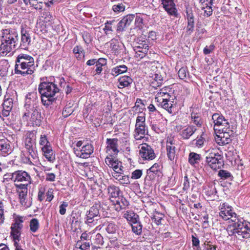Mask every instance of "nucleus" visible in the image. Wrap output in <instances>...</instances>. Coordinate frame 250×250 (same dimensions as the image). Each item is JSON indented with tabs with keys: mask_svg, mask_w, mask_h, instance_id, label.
Listing matches in <instances>:
<instances>
[{
	"mask_svg": "<svg viewBox=\"0 0 250 250\" xmlns=\"http://www.w3.org/2000/svg\"><path fill=\"white\" fill-rule=\"evenodd\" d=\"M35 70L34 59L32 56L25 54L18 55L15 68L16 74L25 76L32 74Z\"/></svg>",
	"mask_w": 250,
	"mask_h": 250,
	"instance_id": "1",
	"label": "nucleus"
},
{
	"mask_svg": "<svg viewBox=\"0 0 250 250\" xmlns=\"http://www.w3.org/2000/svg\"><path fill=\"white\" fill-rule=\"evenodd\" d=\"M39 92L41 95L42 104L48 106L55 101L54 96L59 92V89L54 83L43 82L39 85Z\"/></svg>",
	"mask_w": 250,
	"mask_h": 250,
	"instance_id": "2",
	"label": "nucleus"
},
{
	"mask_svg": "<svg viewBox=\"0 0 250 250\" xmlns=\"http://www.w3.org/2000/svg\"><path fill=\"white\" fill-rule=\"evenodd\" d=\"M228 230L229 235H233L238 240H242L250 237V224L244 223L238 220L234 223Z\"/></svg>",
	"mask_w": 250,
	"mask_h": 250,
	"instance_id": "3",
	"label": "nucleus"
},
{
	"mask_svg": "<svg viewBox=\"0 0 250 250\" xmlns=\"http://www.w3.org/2000/svg\"><path fill=\"white\" fill-rule=\"evenodd\" d=\"M42 119L39 107L36 105L34 106V104L31 108L26 109V111L22 116L23 121H30L33 126H39L41 124Z\"/></svg>",
	"mask_w": 250,
	"mask_h": 250,
	"instance_id": "4",
	"label": "nucleus"
},
{
	"mask_svg": "<svg viewBox=\"0 0 250 250\" xmlns=\"http://www.w3.org/2000/svg\"><path fill=\"white\" fill-rule=\"evenodd\" d=\"M217 133L215 139L219 145H224L229 143L231 140V137L233 136V131L229 128V127L226 128H217Z\"/></svg>",
	"mask_w": 250,
	"mask_h": 250,
	"instance_id": "5",
	"label": "nucleus"
},
{
	"mask_svg": "<svg viewBox=\"0 0 250 250\" xmlns=\"http://www.w3.org/2000/svg\"><path fill=\"white\" fill-rule=\"evenodd\" d=\"M23 217L17 216L14 219V222L11 226V236L12 237L14 243L19 242L20 240L21 231L23 227Z\"/></svg>",
	"mask_w": 250,
	"mask_h": 250,
	"instance_id": "6",
	"label": "nucleus"
},
{
	"mask_svg": "<svg viewBox=\"0 0 250 250\" xmlns=\"http://www.w3.org/2000/svg\"><path fill=\"white\" fill-rule=\"evenodd\" d=\"M36 136L33 131L27 133L25 139V147L31 157L35 159L37 157L36 150Z\"/></svg>",
	"mask_w": 250,
	"mask_h": 250,
	"instance_id": "7",
	"label": "nucleus"
},
{
	"mask_svg": "<svg viewBox=\"0 0 250 250\" xmlns=\"http://www.w3.org/2000/svg\"><path fill=\"white\" fill-rule=\"evenodd\" d=\"M206 163L212 169H219L223 165L222 156L218 153L211 152L206 157Z\"/></svg>",
	"mask_w": 250,
	"mask_h": 250,
	"instance_id": "8",
	"label": "nucleus"
},
{
	"mask_svg": "<svg viewBox=\"0 0 250 250\" xmlns=\"http://www.w3.org/2000/svg\"><path fill=\"white\" fill-rule=\"evenodd\" d=\"M99 207L97 205L93 206L86 214L85 223L90 226L97 224L99 219Z\"/></svg>",
	"mask_w": 250,
	"mask_h": 250,
	"instance_id": "9",
	"label": "nucleus"
},
{
	"mask_svg": "<svg viewBox=\"0 0 250 250\" xmlns=\"http://www.w3.org/2000/svg\"><path fill=\"white\" fill-rule=\"evenodd\" d=\"M140 148V155L144 160H151L154 159L156 156L153 149L151 146L144 142L141 144Z\"/></svg>",
	"mask_w": 250,
	"mask_h": 250,
	"instance_id": "10",
	"label": "nucleus"
},
{
	"mask_svg": "<svg viewBox=\"0 0 250 250\" xmlns=\"http://www.w3.org/2000/svg\"><path fill=\"white\" fill-rule=\"evenodd\" d=\"M1 42L0 54L3 56L7 55L9 53L13 52L18 45L17 42L8 41L1 39Z\"/></svg>",
	"mask_w": 250,
	"mask_h": 250,
	"instance_id": "11",
	"label": "nucleus"
},
{
	"mask_svg": "<svg viewBox=\"0 0 250 250\" xmlns=\"http://www.w3.org/2000/svg\"><path fill=\"white\" fill-rule=\"evenodd\" d=\"M148 45L146 41H142L137 43L134 46V50L135 51V57L136 58H143L147 53L148 51Z\"/></svg>",
	"mask_w": 250,
	"mask_h": 250,
	"instance_id": "12",
	"label": "nucleus"
},
{
	"mask_svg": "<svg viewBox=\"0 0 250 250\" xmlns=\"http://www.w3.org/2000/svg\"><path fill=\"white\" fill-rule=\"evenodd\" d=\"M212 119L214 123V130L215 131H218L217 128H226L229 127V124L228 121L225 119L224 116L219 115L218 113H214L212 116Z\"/></svg>",
	"mask_w": 250,
	"mask_h": 250,
	"instance_id": "13",
	"label": "nucleus"
},
{
	"mask_svg": "<svg viewBox=\"0 0 250 250\" xmlns=\"http://www.w3.org/2000/svg\"><path fill=\"white\" fill-rule=\"evenodd\" d=\"M93 147L90 144H87L82 146L81 149L74 148V152L77 157L86 159L89 157L93 152Z\"/></svg>",
	"mask_w": 250,
	"mask_h": 250,
	"instance_id": "14",
	"label": "nucleus"
},
{
	"mask_svg": "<svg viewBox=\"0 0 250 250\" xmlns=\"http://www.w3.org/2000/svg\"><path fill=\"white\" fill-rule=\"evenodd\" d=\"M219 215L224 220H230L231 222L235 223L238 220L236 214L233 212L231 208L227 207V208H221L219 212Z\"/></svg>",
	"mask_w": 250,
	"mask_h": 250,
	"instance_id": "15",
	"label": "nucleus"
},
{
	"mask_svg": "<svg viewBox=\"0 0 250 250\" xmlns=\"http://www.w3.org/2000/svg\"><path fill=\"white\" fill-rule=\"evenodd\" d=\"M11 179L16 182H25L27 185L30 183V175L24 171H17L12 174Z\"/></svg>",
	"mask_w": 250,
	"mask_h": 250,
	"instance_id": "16",
	"label": "nucleus"
},
{
	"mask_svg": "<svg viewBox=\"0 0 250 250\" xmlns=\"http://www.w3.org/2000/svg\"><path fill=\"white\" fill-rule=\"evenodd\" d=\"M1 39L17 42L18 41V33L14 29L7 28L3 29L2 30Z\"/></svg>",
	"mask_w": 250,
	"mask_h": 250,
	"instance_id": "17",
	"label": "nucleus"
},
{
	"mask_svg": "<svg viewBox=\"0 0 250 250\" xmlns=\"http://www.w3.org/2000/svg\"><path fill=\"white\" fill-rule=\"evenodd\" d=\"M174 0H161L162 4L165 10L167 13L171 16H176L177 10Z\"/></svg>",
	"mask_w": 250,
	"mask_h": 250,
	"instance_id": "18",
	"label": "nucleus"
},
{
	"mask_svg": "<svg viewBox=\"0 0 250 250\" xmlns=\"http://www.w3.org/2000/svg\"><path fill=\"white\" fill-rule=\"evenodd\" d=\"M118 139H107L106 152L109 155H116L119 152L118 150Z\"/></svg>",
	"mask_w": 250,
	"mask_h": 250,
	"instance_id": "19",
	"label": "nucleus"
},
{
	"mask_svg": "<svg viewBox=\"0 0 250 250\" xmlns=\"http://www.w3.org/2000/svg\"><path fill=\"white\" fill-rule=\"evenodd\" d=\"M186 17L188 21L186 32L188 35H190L192 33L194 27V17L191 9H187Z\"/></svg>",
	"mask_w": 250,
	"mask_h": 250,
	"instance_id": "20",
	"label": "nucleus"
},
{
	"mask_svg": "<svg viewBox=\"0 0 250 250\" xmlns=\"http://www.w3.org/2000/svg\"><path fill=\"white\" fill-rule=\"evenodd\" d=\"M147 133L146 126H135L134 132V137L136 141L143 140V143L146 140L145 135L147 134Z\"/></svg>",
	"mask_w": 250,
	"mask_h": 250,
	"instance_id": "21",
	"label": "nucleus"
},
{
	"mask_svg": "<svg viewBox=\"0 0 250 250\" xmlns=\"http://www.w3.org/2000/svg\"><path fill=\"white\" fill-rule=\"evenodd\" d=\"M31 41L30 32L24 29H22L21 30V47L24 49H27L30 44Z\"/></svg>",
	"mask_w": 250,
	"mask_h": 250,
	"instance_id": "22",
	"label": "nucleus"
},
{
	"mask_svg": "<svg viewBox=\"0 0 250 250\" xmlns=\"http://www.w3.org/2000/svg\"><path fill=\"white\" fill-rule=\"evenodd\" d=\"M197 128L195 126L188 125L183 128L180 132V135L184 139H188L196 131Z\"/></svg>",
	"mask_w": 250,
	"mask_h": 250,
	"instance_id": "23",
	"label": "nucleus"
},
{
	"mask_svg": "<svg viewBox=\"0 0 250 250\" xmlns=\"http://www.w3.org/2000/svg\"><path fill=\"white\" fill-rule=\"evenodd\" d=\"M111 202L113 203V204L115 206V209L119 211L123 208H125V207L128 205V202L123 197H119L116 200H111Z\"/></svg>",
	"mask_w": 250,
	"mask_h": 250,
	"instance_id": "24",
	"label": "nucleus"
},
{
	"mask_svg": "<svg viewBox=\"0 0 250 250\" xmlns=\"http://www.w3.org/2000/svg\"><path fill=\"white\" fill-rule=\"evenodd\" d=\"M167 152L168 159L171 161L174 160L175 156V146L170 139L167 141Z\"/></svg>",
	"mask_w": 250,
	"mask_h": 250,
	"instance_id": "25",
	"label": "nucleus"
},
{
	"mask_svg": "<svg viewBox=\"0 0 250 250\" xmlns=\"http://www.w3.org/2000/svg\"><path fill=\"white\" fill-rule=\"evenodd\" d=\"M42 149L43 152V155L48 161L53 162L55 160V155L50 145L43 146Z\"/></svg>",
	"mask_w": 250,
	"mask_h": 250,
	"instance_id": "26",
	"label": "nucleus"
},
{
	"mask_svg": "<svg viewBox=\"0 0 250 250\" xmlns=\"http://www.w3.org/2000/svg\"><path fill=\"white\" fill-rule=\"evenodd\" d=\"M124 217L131 224L139 221V216L132 211H126L124 214Z\"/></svg>",
	"mask_w": 250,
	"mask_h": 250,
	"instance_id": "27",
	"label": "nucleus"
},
{
	"mask_svg": "<svg viewBox=\"0 0 250 250\" xmlns=\"http://www.w3.org/2000/svg\"><path fill=\"white\" fill-rule=\"evenodd\" d=\"M0 151L3 155H7L11 153L10 146L8 140H0Z\"/></svg>",
	"mask_w": 250,
	"mask_h": 250,
	"instance_id": "28",
	"label": "nucleus"
},
{
	"mask_svg": "<svg viewBox=\"0 0 250 250\" xmlns=\"http://www.w3.org/2000/svg\"><path fill=\"white\" fill-rule=\"evenodd\" d=\"M119 84L118 85L119 88H123L129 86L132 83L133 80L129 76H124L119 79Z\"/></svg>",
	"mask_w": 250,
	"mask_h": 250,
	"instance_id": "29",
	"label": "nucleus"
},
{
	"mask_svg": "<svg viewBox=\"0 0 250 250\" xmlns=\"http://www.w3.org/2000/svg\"><path fill=\"white\" fill-rule=\"evenodd\" d=\"M37 97V96L36 92L28 93L27 94L25 104L26 109L31 108L32 106H31V104H33V103L36 101Z\"/></svg>",
	"mask_w": 250,
	"mask_h": 250,
	"instance_id": "30",
	"label": "nucleus"
},
{
	"mask_svg": "<svg viewBox=\"0 0 250 250\" xmlns=\"http://www.w3.org/2000/svg\"><path fill=\"white\" fill-rule=\"evenodd\" d=\"M17 188V191L19 192V197H27V184H15Z\"/></svg>",
	"mask_w": 250,
	"mask_h": 250,
	"instance_id": "31",
	"label": "nucleus"
},
{
	"mask_svg": "<svg viewBox=\"0 0 250 250\" xmlns=\"http://www.w3.org/2000/svg\"><path fill=\"white\" fill-rule=\"evenodd\" d=\"M108 193L110 195V197L113 198V200H116L117 198L119 197L120 190L119 188L115 186H110L108 187Z\"/></svg>",
	"mask_w": 250,
	"mask_h": 250,
	"instance_id": "32",
	"label": "nucleus"
},
{
	"mask_svg": "<svg viewBox=\"0 0 250 250\" xmlns=\"http://www.w3.org/2000/svg\"><path fill=\"white\" fill-rule=\"evenodd\" d=\"M127 67L125 65H121L114 67L111 70V74L118 76L127 71Z\"/></svg>",
	"mask_w": 250,
	"mask_h": 250,
	"instance_id": "33",
	"label": "nucleus"
},
{
	"mask_svg": "<svg viewBox=\"0 0 250 250\" xmlns=\"http://www.w3.org/2000/svg\"><path fill=\"white\" fill-rule=\"evenodd\" d=\"M191 119L192 122L197 126L200 127L202 125L203 122L199 114L192 112L191 113Z\"/></svg>",
	"mask_w": 250,
	"mask_h": 250,
	"instance_id": "34",
	"label": "nucleus"
},
{
	"mask_svg": "<svg viewBox=\"0 0 250 250\" xmlns=\"http://www.w3.org/2000/svg\"><path fill=\"white\" fill-rule=\"evenodd\" d=\"M105 162L106 165H107L110 167L113 168L114 169L118 165L121 164V162H119L117 160H114L113 158L111 157V156H107L105 159Z\"/></svg>",
	"mask_w": 250,
	"mask_h": 250,
	"instance_id": "35",
	"label": "nucleus"
},
{
	"mask_svg": "<svg viewBox=\"0 0 250 250\" xmlns=\"http://www.w3.org/2000/svg\"><path fill=\"white\" fill-rule=\"evenodd\" d=\"M27 4L36 10H42L43 7V2L41 0H27Z\"/></svg>",
	"mask_w": 250,
	"mask_h": 250,
	"instance_id": "36",
	"label": "nucleus"
},
{
	"mask_svg": "<svg viewBox=\"0 0 250 250\" xmlns=\"http://www.w3.org/2000/svg\"><path fill=\"white\" fill-rule=\"evenodd\" d=\"M200 159L201 156L199 154L194 152H190L189 154L188 162L191 165H193L198 163Z\"/></svg>",
	"mask_w": 250,
	"mask_h": 250,
	"instance_id": "37",
	"label": "nucleus"
},
{
	"mask_svg": "<svg viewBox=\"0 0 250 250\" xmlns=\"http://www.w3.org/2000/svg\"><path fill=\"white\" fill-rule=\"evenodd\" d=\"M132 230L137 235H140L142 232V225L140 221L131 224Z\"/></svg>",
	"mask_w": 250,
	"mask_h": 250,
	"instance_id": "38",
	"label": "nucleus"
},
{
	"mask_svg": "<svg viewBox=\"0 0 250 250\" xmlns=\"http://www.w3.org/2000/svg\"><path fill=\"white\" fill-rule=\"evenodd\" d=\"M173 102L171 100L169 101H164L160 102L161 106L167 110L169 113H172V107H173Z\"/></svg>",
	"mask_w": 250,
	"mask_h": 250,
	"instance_id": "39",
	"label": "nucleus"
},
{
	"mask_svg": "<svg viewBox=\"0 0 250 250\" xmlns=\"http://www.w3.org/2000/svg\"><path fill=\"white\" fill-rule=\"evenodd\" d=\"M146 117L144 114L142 113L141 115H139L137 116L136 120L135 126H146Z\"/></svg>",
	"mask_w": 250,
	"mask_h": 250,
	"instance_id": "40",
	"label": "nucleus"
},
{
	"mask_svg": "<svg viewBox=\"0 0 250 250\" xmlns=\"http://www.w3.org/2000/svg\"><path fill=\"white\" fill-rule=\"evenodd\" d=\"M200 8L204 10V16L207 17L210 16L212 13V9L210 5H208V3H206L205 4H203V6Z\"/></svg>",
	"mask_w": 250,
	"mask_h": 250,
	"instance_id": "41",
	"label": "nucleus"
},
{
	"mask_svg": "<svg viewBox=\"0 0 250 250\" xmlns=\"http://www.w3.org/2000/svg\"><path fill=\"white\" fill-rule=\"evenodd\" d=\"M39 223L38 220L34 218L31 219L30 222V229L31 231L35 232H36L39 229Z\"/></svg>",
	"mask_w": 250,
	"mask_h": 250,
	"instance_id": "42",
	"label": "nucleus"
},
{
	"mask_svg": "<svg viewBox=\"0 0 250 250\" xmlns=\"http://www.w3.org/2000/svg\"><path fill=\"white\" fill-rule=\"evenodd\" d=\"M218 175L222 179H231L232 177L230 172L225 170H220L218 172Z\"/></svg>",
	"mask_w": 250,
	"mask_h": 250,
	"instance_id": "43",
	"label": "nucleus"
},
{
	"mask_svg": "<svg viewBox=\"0 0 250 250\" xmlns=\"http://www.w3.org/2000/svg\"><path fill=\"white\" fill-rule=\"evenodd\" d=\"M93 243L97 245H102L104 243L103 237L100 233H97L93 239Z\"/></svg>",
	"mask_w": 250,
	"mask_h": 250,
	"instance_id": "44",
	"label": "nucleus"
},
{
	"mask_svg": "<svg viewBox=\"0 0 250 250\" xmlns=\"http://www.w3.org/2000/svg\"><path fill=\"white\" fill-rule=\"evenodd\" d=\"M2 106L3 108L11 111L13 107V102L12 99H7L4 100L2 104Z\"/></svg>",
	"mask_w": 250,
	"mask_h": 250,
	"instance_id": "45",
	"label": "nucleus"
},
{
	"mask_svg": "<svg viewBox=\"0 0 250 250\" xmlns=\"http://www.w3.org/2000/svg\"><path fill=\"white\" fill-rule=\"evenodd\" d=\"M118 227L114 224L109 223L106 228V230L108 233L113 234L116 232Z\"/></svg>",
	"mask_w": 250,
	"mask_h": 250,
	"instance_id": "46",
	"label": "nucleus"
},
{
	"mask_svg": "<svg viewBox=\"0 0 250 250\" xmlns=\"http://www.w3.org/2000/svg\"><path fill=\"white\" fill-rule=\"evenodd\" d=\"M161 166L158 163H155L148 170H147V173L148 174L150 172H152L157 174L160 171L161 168Z\"/></svg>",
	"mask_w": 250,
	"mask_h": 250,
	"instance_id": "47",
	"label": "nucleus"
},
{
	"mask_svg": "<svg viewBox=\"0 0 250 250\" xmlns=\"http://www.w3.org/2000/svg\"><path fill=\"white\" fill-rule=\"evenodd\" d=\"M205 136L206 134L204 133H202L199 137L197 138L196 144V146L198 147H202L203 146L205 141Z\"/></svg>",
	"mask_w": 250,
	"mask_h": 250,
	"instance_id": "48",
	"label": "nucleus"
},
{
	"mask_svg": "<svg viewBox=\"0 0 250 250\" xmlns=\"http://www.w3.org/2000/svg\"><path fill=\"white\" fill-rule=\"evenodd\" d=\"M134 18V15L132 14L127 15L125 16L122 20L125 23V24L127 26H128L131 22L133 21Z\"/></svg>",
	"mask_w": 250,
	"mask_h": 250,
	"instance_id": "49",
	"label": "nucleus"
},
{
	"mask_svg": "<svg viewBox=\"0 0 250 250\" xmlns=\"http://www.w3.org/2000/svg\"><path fill=\"white\" fill-rule=\"evenodd\" d=\"M163 214L157 211L154 213L153 219L155 220L157 225H159L161 223V220L163 218Z\"/></svg>",
	"mask_w": 250,
	"mask_h": 250,
	"instance_id": "50",
	"label": "nucleus"
},
{
	"mask_svg": "<svg viewBox=\"0 0 250 250\" xmlns=\"http://www.w3.org/2000/svg\"><path fill=\"white\" fill-rule=\"evenodd\" d=\"M125 9V6L123 3H119L117 5H114L112 7V10L115 12H123Z\"/></svg>",
	"mask_w": 250,
	"mask_h": 250,
	"instance_id": "51",
	"label": "nucleus"
},
{
	"mask_svg": "<svg viewBox=\"0 0 250 250\" xmlns=\"http://www.w3.org/2000/svg\"><path fill=\"white\" fill-rule=\"evenodd\" d=\"M178 76L181 79H184L186 78L188 75L187 72V68L185 67H182L178 71Z\"/></svg>",
	"mask_w": 250,
	"mask_h": 250,
	"instance_id": "52",
	"label": "nucleus"
},
{
	"mask_svg": "<svg viewBox=\"0 0 250 250\" xmlns=\"http://www.w3.org/2000/svg\"><path fill=\"white\" fill-rule=\"evenodd\" d=\"M121 184H130L129 177L128 175H122L121 174V178L118 180Z\"/></svg>",
	"mask_w": 250,
	"mask_h": 250,
	"instance_id": "53",
	"label": "nucleus"
},
{
	"mask_svg": "<svg viewBox=\"0 0 250 250\" xmlns=\"http://www.w3.org/2000/svg\"><path fill=\"white\" fill-rule=\"evenodd\" d=\"M142 175V171L140 169H137L132 173L131 178L133 179H137L140 178Z\"/></svg>",
	"mask_w": 250,
	"mask_h": 250,
	"instance_id": "54",
	"label": "nucleus"
},
{
	"mask_svg": "<svg viewBox=\"0 0 250 250\" xmlns=\"http://www.w3.org/2000/svg\"><path fill=\"white\" fill-rule=\"evenodd\" d=\"M40 144L43 146H50V144L48 141L45 135H41L40 137Z\"/></svg>",
	"mask_w": 250,
	"mask_h": 250,
	"instance_id": "55",
	"label": "nucleus"
},
{
	"mask_svg": "<svg viewBox=\"0 0 250 250\" xmlns=\"http://www.w3.org/2000/svg\"><path fill=\"white\" fill-rule=\"evenodd\" d=\"M68 204L67 202H63L60 206L59 212L61 215H64L66 212V208L67 207Z\"/></svg>",
	"mask_w": 250,
	"mask_h": 250,
	"instance_id": "56",
	"label": "nucleus"
},
{
	"mask_svg": "<svg viewBox=\"0 0 250 250\" xmlns=\"http://www.w3.org/2000/svg\"><path fill=\"white\" fill-rule=\"evenodd\" d=\"M73 52L75 55L79 54L84 56V53L83 50L81 46H76L73 49Z\"/></svg>",
	"mask_w": 250,
	"mask_h": 250,
	"instance_id": "57",
	"label": "nucleus"
},
{
	"mask_svg": "<svg viewBox=\"0 0 250 250\" xmlns=\"http://www.w3.org/2000/svg\"><path fill=\"white\" fill-rule=\"evenodd\" d=\"M73 110L71 107H65L62 113L63 116L65 118L68 117L72 114Z\"/></svg>",
	"mask_w": 250,
	"mask_h": 250,
	"instance_id": "58",
	"label": "nucleus"
},
{
	"mask_svg": "<svg viewBox=\"0 0 250 250\" xmlns=\"http://www.w3.org/2000/svg\"><path fill=\"white\" fill-rule=\"evenodd\" d=\"M3 206L2 202H0V225L3 223L4 220Z\"/></svg>",
	"mask_w": 250,
	"mask_h": 250,
	"instance_id": "59",
	"label": "nucleus"
},
{
	"mask_svg": "<svg viewBox=\"0 0 250 250\" xmlns=\"http://www.w3.org/2000/svg\"><path fill=\"white\" fill-rule=\"evenodd\" d=\"M127 27V26L126 24H125V23L124 22L123 20L120 21V22L118 23L117 25V31H123L125 28Z\"/></svg>",
	"mask_w": 250,
	"mask_h": 250,
	"instance_id": "60",
	"label": "nucleus"
},
{
	"mask_svg": "<svg viewBox=\"0 0 250 250\" xmlns=\"http://www.w3.org/2000/svg\"><path fill=\"white\" fill-rule=\"evenodd\" d=\"M83 41L86 43H89L92 40V37L88 33H84L83 35Z\"/></svg>",
	"mask_w": 250,
	"mask_h": 250,
	"instance_id": "61",
	"label": "nucleus"
},
{
	"mask_svg": "<svg viewBox=\"0 0 250 250\" xmlns=\"http://www.w3.org/2000/svg\"><path fill=\"white\" fill-rule=\"evenodd\" d=\"M114 21H107L105 23V26H104V30L105 31V33L107 34L106 33V31H112V27H111V24L112 23V22Z\"/></svg>",
	"mask_w": 250,
	"mask_h": 250,
	"instance_id": "62",
	"label": "nucleus"
},
{
	"mask_svg": "<svg viewBox=\"0 0 250 250\" xmlns=\"http://www.w3.org/2000/svg\"><path fill=\"white\" fill-rule=\"evenodd\" d=\"M214 48L213 44L210 45L209 46H206L203 50L204 53L206 55L209 54Z\"/></svg>",
	"mask_w": 250,
	"mask_h": 250,
	"instance_id": "63",
	"label": "nucleus"
},
{
	"mask_svg": "<svg viewBox=\"0 0 250 250\" xmlns=\"http://www.w3.org/2000/svg\"><path fill=\"white\" fill-rule=\"evenodd\" d=\"M183 186H184L183 188L185 190L188 189L189 188V182L188 181L187 176H185L184 177V182Z\"/></svg>",
	"mask_w": 250,
	"mask_h": 250,
	"instance_id": "64",
	"label": "nucleus"
}]
</instances>
